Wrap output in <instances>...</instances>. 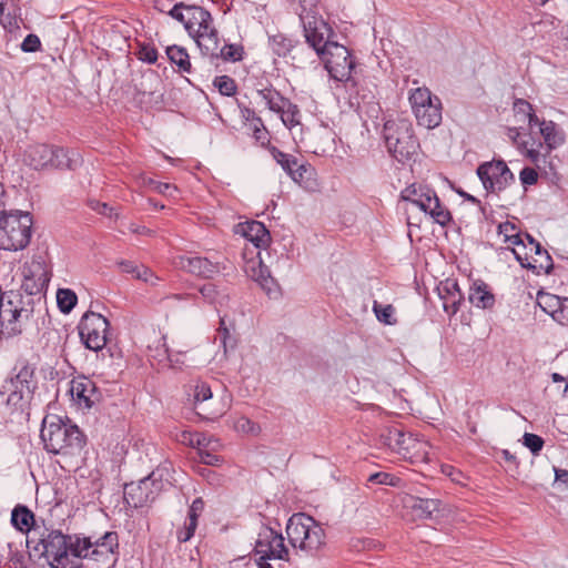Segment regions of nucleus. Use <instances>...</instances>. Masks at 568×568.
<instances>
[{
    "label": "nucleus",
    "mask_w": 568,
    "mask_h": 568,
    "mask_svg": "<svg viewBox=\"0 0 568 568\" xmlns=\"http://www.w3.org/2000/svg\"><path fill=\"white\" fill-rule=\"evenodd\" d=\"M329 77L335 81L344 82L345 88L355 93L353 97L357 104L369 102L374 99L372 91L358 89V82L352 77L355 68V59L349 50L338 42L331 43L326 47L323 54L320 55Z\"/></svg>",
    "instance_id": "obj_1"
},
{
    "label": "nucleus",
    "mask_w": 568,
    "mask_h": 568,
    "mask_svg": "<svg viewBox=\"0 0 568 568\" xmlns=\"http://www.w3.org/2000/svg\"><path fill=\"white\" fill-rule=\"evenodd\" d=\"M40 437L48 453L63 456L80 455L87 444L84 434L77 425L43 420Z\"/></svg>",
    "instance_id": "obj_2"
},
{
    "label": "nucleus",
    "mask_w": 568,
    "mask_h": 568,
    "mask_svg": "<svg viewBox=\"0 0 568 568\" xmlns=\"http://www.w3.org/2000/svg\"><path fill=\"white\" fill-rule=\"evenodd\" d=\"M286 535L293 548L313 554L325 542L324 529L313 517L303 513L291 516L286 525Z\"/></svg>",
    "instance_id": "obj_3"
},
{
    "label": "nucleus",
    "mask_w": 568,
    "mask_h": 568,
    "mask_svg": "<svg viewBox=\"0 0 568 568\" xmlns=\"http://www.w3.org/2000/svg\"><path fill=\"white\" fill-rule=\"evenodd\" d=\"M38 539L27 537V546L31 547L34 551H40V555L51 558L49 566L51 568H78L74 562H67V542L69 535L63 534L60 529L48 528L44 525L40 529Z\"/></svg>",
    "instance_id": "obj_4"
},
{
    "label": "nucleus",
    "mask_w": 568,
    "mask_h": 568,
    "mask_svg": "<svg viewBox=\"0 0 568 568\" xmlns=\"http://www.w3.org/2000/svg\"><path fill=\"white\" fill-rule=\"evenodd\" d=\"M32 223L29 212H3L0 217L1 247L7 251L23 250L30 242Z\"/></svg>",
    "instance_id": "obj_5"
},
{
    "label": "nucleus",
    "mask_w": 568,
    "mask_h": 568,
    "mask_svg": "<svg viewBox=\"0 0 568 568\" xmlns=\"http://www.w3.org/2000/svg\"><path fill=\"white\" fill-rule=\"evenodd\" d=\"M383 135L388 152L399 162L409 160L419 146L407 120L386 121Z\"/></svg>",
    "instance_id": "obj_6"
},
{
    "label": "nucleus",
    "mask_w": 568,
    "mask_h": 568,
    "mask_svg": "<svg viewBox=\"0 0 568 568\" xmlns=\"http://www.w3.org/2000/svg\"><path fill=\"white\" fill-rule=\"evenodd\" d=\"M399 197L429 214L434 222L442 226H446L453 220L448 209L442 205L436 192L428 185L413 183L400 192Z\"/></svg>",
    "instance_id": "obj_7"
},
{
    "label": "nucleus",
    "mask_w": 568,
    "mask_h": 568,
    "mask_svg": "<svg viewBox=\"0 0 568 568\" xmlns=\"http://www.w3.org/2000/svg\"><path fill=\"white\" fill-rule=\"evenodd\" d=\"M110 322L101 314L87 311L81 317L78 329L81 342L90 351H101L108 342Z\"/></svg>",
    "instance_id": "obj_8"
},
{
    "label": "nucleus",
    "mask_w": 568,
    "mask_h": 568,
    "mask_svg": "<svg viewBox=\"0 0 568 568\" xmlns=\"http://www.w3.org/2000/svg\"><path fill=\"white\" fill-rule=\"evenodd\" d=\"M162 489V474L160 469H156L138 483L126 484L124 499L129 506L140 508L154 501Z\"/></svg>",
    "instance_id": "obj_9"
},
{
    "label": "nucleus",
    "mask_w": 568,
    "mask_h": 568,
    "mask_svg": "<svg viewBox=\"0 0 568 568\" xmlns=\"http://www.w3.org/2000/svg\"><path fill=\"white\" fill-rule=\"evenodd\" d=\"M476 173L487 193H499L515 183L514 173L501 159L480 163Z\"/></svg>",
    "instance_id": "obj_10"
},
{
    "label": "nucleus",
    "mask_w": 568,
    "mask_h": 568,
    "mask_svg": "<svg viewBox=\"0 0 568 568\" xmlns=\"http://www.w3.org/2000/svg\"><path fill=\"white\" fill-rule=\"evenodd\" d=\"M254 556L287 561L288 549L284 544L283 535L268 526H263L255 540Z\"/></svg>",
    "instance_id": "obj_11"
},
{
    "label": "nucleus",
    "mask_w": 568,
    "mask_h": 568,
    "mask_svg": "<svg viewBox=\"0 0 568 568\" xmlns=\"http://www.w3.org/2000/svg\"><path fill=\"white\" fill-rule=\"evenodd\" d=\"M304 36L310 48L320 57L331 43H335L336 37L333 29L323 19L314 18L313 21L304 23Z\"/></svg>",
    "instance_id": "obj_12"
},
{
    "label": "nucleus",
    "mask_w": 568,
    "mask_h": 568,
    "mask_svg": "<svg viewBox=\"0 0 568 568\" xmlns=\"http://www.w3.org/2000/svg\"><path fill=\"white\" fill-rule=\"evenodd\" d=\"M119 555V535L116 531H106L93 539L90 552V560L106 564L112 559V567L115 565Z\"/></svg>",
    "instance_id": "obj_13"
},
{
    "label": "nucleus",
    "mask_w": 568,
    "mask_h": 568,
    "mask_svg": "<svg viewBox=\"0 0 568 568\" xmlns=\"http://www.w3.org/2000/svg\"><path fill=\"white\" fill-rule=\"evenodd\" d=\"M70 392L77 403L85 408H91L101 399V392L95 383L85 376L72 379Z\"/></svg>",
    "instance_id": "obj_14"
},
{
    "label": "nucleus",
    "mask_w": 568,
    "mask_h": 568,
    "mask_svg": "<svg viewBox=\"0 0 568 568\" xmlns=\"http://www.w3.org/2000/svg\"><path fill=\"white\" fill-rule=\"evenodd\" d=\"M16 375L6 381L2 388H17L24 393H33L36 388L34 367L27 361H21L14 367Z\"/></svg>",
    "instance_id": "obj_15"
},
{
    "label": "nucleus",
    "mask_w": 568,
    "mask_h": 568,
    "mask_svg": "<svg viewBox=\"0 0 568 568\" xmlns=\"http://www.w3.org/2000/svg\"><path fill=\"white\" fill-rule=\"evenodd\" d=\"M176 264L184 271L205 278L212 277L219 273L217 263L211 262L206 257L201 256H180Z\"/></svg>",
    "instance_id": "obj_16"
},
{
    "label": "nucleus",
    "mask_w": 568,
    "mask_h": 568,
    "mask_svg": "<svg viewBox=\"0 0 568 568\" xmlns=\"http://www.w3.org/2000/svg\"><path fill=\"white\" fill-rule=\"evenodd\" d=\"M239 231L247 241L252 242L255 247H267L271 243V234L266 226L260 221H246L237 225Z\"/></svg>",
    "instance_id": "obj_17"
},
{
    "label": "nucleus",
    "mask_w": 568,
    "mask_h": 568,
    "mask_svg": "<svg viewBox=\"0 0 568 568\" xmlns=\"http://www.w3.org/2000/svg\"><path fill=\"white\" fill-rule=\"evenodd\" d=\"M185 10V30L191 37L202 32V30H207L213 24V18L207 10L197 6H187Z\"/></svg>",
    "instance_id": "obj_18"
},
{
    "label": "nucleus",
    "mask_w": 568,
    "mask_h": 568,
    "mask_svg": "<svg viewBox=\"0 0 568 568\" xmlns=\"http://www.w3.org/2000/svg\"><path fill=\"white\" fill-rule=\"evenodd\" d=\"M11 524L18 531L27 535L31 531L33 535H37L42 528L34 514L26 505L21 504L12 509Z\"/></svg>",
    "instance_id": "obj_19"
},
{
    "label": "nucleus",
    "mask_w": 568,
    "mask_h": 568,
    "mask_svg": "<svg viewBox=\"0 0 568 568\" xmlns=\"http://www.w3.org/2000/svg\"><path fill=\"white\" fill-rule=\"evenodd\" d=\"M468 301L471 305L480 310H493L496 304V297L489 285L483 280L473 282L469 288Z\"/></svg>",
    "instance_id": "obj_20"
},
{
    "label": "nucleus",
    "mask_w": 568,
    "mask_h": 568,
    "mask_svg": "<svg viewBox=\"0 0 568 568\" xmlns=\"http://www.w3.org/2000/svg\"><path fill=\"white\" fill-rule=\"evenodd\" d=\"M515 258L519 262L521 267L527 270H532L537 274H539L541 271H544L546 274H550L554 271V262L547 250H545L541 244L538 242L534 247H531V252H534L536 255L545 256L546 257V264L539 263L537 264V260H534V262L529 261L528 253L521 254L516 248L511 250Z\"/></svg>",
    "instance_id": "obj_21"
},
{
    "label": "nucleus",
    "mask_w": 568,
    "mask_h": 568,
    "mask_svg": "<svg viewBox=\"0 0 568 568\" xmlns=\"http://www.w3.org/2000/svg\"><path fill=\"white\" fill-rule=\"evenodd\" d=\"M81 164L82 159L78 151L52 145V161L49 169L74 171Z\"/></svg>",
    "instance_id": "obj_22"
},
{
    "label": "nucleus",
    "mask_w": 568,
    "mask_h": 568,
    "mask_svg": "<svg viewBox=\"0 0 568 568\" xmlns=\"http://www.w3.org/2000/svg\"><path fill=\"white\" fill-rule=\"evenodd\" d=\"M540 135L545 142V152L541 158L546 160L550 153L565 143V132L554 121L542 120Z\"/></svg>",
    "instance_id": "obj_23"
},
{
    "label": "nucleus",
    "mask_w": 568,
    "mask_h": 568,
    "mask_svg": "<svg viewBox=\"0 0 568 568\" xmlns=\"http://www.w3.org/2000/svg\"><path fill=\"white\" fill-rule=\"evenodd\" d=\"M49 281V274L42 263L33 262L29 274L24 276L22 287L28 294L34 295L44 290Z\"/></svg>",
    "instance_id": "obj_24"
},
{
    "label": "nucleus",
    "mask_w": 568,
    "mask_h": 568,
    "mask_svg": "<svg viewBox=\"0 0 568 568\" xmlns=\"http://www.w3.org/2000/svg\"><path fill=\"white\" fill-rule=\"evenodd\" d=\"M192 38L195 40L204 57H209L211 60H216L221 47L219 32L213 24L209 27L207 30H202V32L193 36Z\"/></svg>",
    "instance_id": "obj_25"
},
{
    "label": "nucleus",
    "mask_w": 568,
    "mask_h": 568,
    "mask_svg": "<svg viewBox=\"0 0 568 568\" xmlns=\"http://www.w3.org/2000/svg\"><path fill=\"white\" fill-rule=\"evenodd\" d=\"M52 161V144H33L26 151V162L34 170L50 168Z\"/></svg>",
    "instance_id": "obj_26"
},
{
    "label": "nucleus",
    "mask_w": 568,
    "mask_h": 568,
    "mask_svg": "<svg viewBox=\"0 0 568 568\" xmlns=\"http://www.w3.org/2000/svg\"><path fill=\"white\" fill-rule=\"evenodd\" d=\"M67 542V562H73L70 557L78 559H90L92 537L82 534L69 535Z\"/></svg>",
    "instance_id": "obj_27"
},
{
    "label": "nucleus",
    "mask_w": 568,
    "mask_h": 568,
    "mask_svg": "<svg viewBox=\"0 0 568 568\" xmlns=\"http://www.w3.org/2000/svg\"><path fill=\"white\" fill-rule=\"evenodd\" d=\"M417 123L427 129H434L442 122V102L438 97L425 105V108L417 109L414 112Z\"/></svg>",
    "instance_id": "obj_28"
},
{
    "label": "nucleus",
    "mask_w": 568,
    "mask_h": 568,
    "mask_svg": "<svg viewBox=\"0 0 568 568\" xmlns=\"http://www.w3.org/2000/svg\"><path fill=\"white\" fill-rule=\"evenodd\" d=\"M410 508L419 519H433L440 510L442 501L436 498L412 497Z\"/></svg>",
    "instance_id": "obj_29"
},
{
    "label": "nucleus",
    "mask_w": 568,
    "mask_h": 568,
    "mask_svg": "<svg viewBox=\"0 0 568 568\" xmlns=\"http://www.w3.org/2000/svg\"><path fill=\"white\" fill-rule=\"evenodd\" d=\"M507 136L525 158H527L532 164L538 165L541 159V153L538 149L529 148L528 141L520 140V132L517 128H508Z\"/></svg>",
    "instance_id": "obj_30"
},
{
    "label": "nucleus",
    "mask_w": 568,
    "mask_h": 568,
    "mask_svg": "<svg viewBox=\"0 0 568 568\" xmlns=\"http://www.w3.org/2000/svg\"><path fill=\"white\" fill-rule=\"evenodd\" d=\"M22 308L11 310V317L7 322L0 321V339H10L22 334V325L19 318L22 315Z\"/></svg>",
    "instance_id": "obj_31"
},
{
    "label": "nucleus",
    "mask_w": 568,
    "mask_h": 568,
    "mask_svg": "<svg viewBox=\"0 0 568 568\" xmlns=\"http://www.w3.org/2000/svg\"><path fill=\"white\" fill-rule=\"evenodd\" d=\"M166 55L171 63L175 64L181 72H191L192 65L185 48L175 44L168 47Z\"/></svg>",
    "instance_id": "obj_32"
},
{
    "label": "nucleus",
    "mask_w": 568,
    "mask_h": 568,
    "mask_svg": "<svg viewBox=\"0 0 568 568\" xmlns=\"http://www.w3.org/2000/svg\"><path fill=\"white\" fill-rule=\"evenodd\" d=\"M257 94L265 101L268 110L276 114L277 112H283V103H285L287 98L282 95L276 89L273 87L260 89Z\"/></svg>",
    "instance_id": "obj_33"
},
{
    "label": "nucleus",
    "mask_w": 568,
    "mask_h": 568,
    "mask_svg": "<svg viewBox=\"0 0 568 568\" xmlns=\"http://www.w3.org/2000/svg\"><path fill=\"white\" fill-rule=\"evenodd\" d=\"M270 47L277 57H287L295 48V41L283 33H277L268 39Z\"/></svg>",
    "instance_id": "obj_34"
},
{
    "label": "nucleus",
    "mask_w": 568,
    "mask_h": 568,
    "mask_svg": "<svg viewBox=\"0 0 568 568\" xmlns=\"http://www.w3.org/2000/svg\"><path fill=\"white\" fill-rule=\"evenodd\" d=\"M277 114H280L283 124L288 129L300 124V109L290 99H286L285 103H283V112H277Z\"/></svg>",
    "instance_id": "obj_35"
},
{
    "label": "nucleus",
    "mask_w": 568,
    "mask_h": 568,
    "mask_svg": "<svg viewBox=\"0 0 568 568\" xmlns=\"http://www.w3.org/2000/svg\"><path fill=\"white\" fill-rule=\"evenodd\" d=\"M77 294L70 288H59L57 292L58 307L63 314H69L77 305Z\"/></svg>",
    "instance_id": "obj_36"
},
{
    "label": "nucleus",
    "mask_w": 568,
    "mask_h": 568,
    "mask_svg": "<svg viewBox=\"0 0 568 568\" xmlns=\"http://www.w3.org/2000/svg\"><path fill=\"white\" fill-rule=\"evenodd\" d=\"M538 306L548 315L552 314L562 304L559 296L544 292L542 290L537 293Z\"/></svg>",
    "instance_id": "obj_37"
},
{
    "label": "nucleus",
    "mask_w": 568,
    "mask_h": 568,
    "mask_svg": "<svg viewBox=\"0 0 568 568\" xmlns=\"http://www.w3.org/2000/svg\"><path fill=\"white\" fill-rule=\"evenodd\" d=\"M270 152L277 164L290 175L297 165L298 160L292 154L285 153L276 146H271Z\"/></svg>",
    "instance_id": "obj_38"
},
{
    "label": "nucleus",
    "mask_w": 568,
    "mask_h": 568,
    "mask_svg": "<svg viewBox=\"0 0 568 568\" xmlns=\"http://www.w3.org/2000/svg\"><path fill=\"white\" fill-rule=\"evenodd\" d=\"M437 291L439 298L443 301V307L452 301L453 296H457V293H462L457 281L452 278L440 282Z\"/></svg>",
    "instance_id": "obj_39"
},
{
    "label": "nucleus",
    "mask_w": 568,
    "mask_h": 568,
    "mask_svg": "<svg viewBox=\"0 0 568 568\" xmlns=\"http://www.w3.org/2000/svg\"><path fill=\"white\" fill-rule=\"evenodd\" d=\"M314 174L315 170L311 164L297 162V165L294 168V171L290 174V176L295 182L304 184L306 187H308Z\"/></svg>",
    "instance_id": "obj_40"
},
{
    "label": "nucleus",
    "mask_w": 568,
    "mask_h": 568,
    "mask_svg": "<svg viewBox=\"0 0 568 568\" xmlns=\"http://www.w3.org/2000/svg\"><path fill=\"white\" fill-rule=\"evenodd\" d=\"M436 95H433L430 90L427 88H417L409 95V102L413 111L425 108L426 104L433 102Z\"/></svg>",
    "instance_id": "obj_41"
},
{
    "label": "nucleus",
    "mask_w": 568,
    "mask_h": 568,
    "mask_svg": "<svg viewBox=\"0 0 568 568\" xmlns=\"http://www.w3.org/2000/svg\"><path fill=\"white\" fill-rule=\"evenodd\" d=\"M244 48L241 44H224L220 48L216 60L237 62L243 59Z\"/></svg>",
    "instance_id": "obj_42"
},
{
    "label": "nucleus",
    "mask_w": 568,
    "mask_h": 568,
    "mask_svg": "<svg viewBox=\"0 0 568 568\" xmlns=\"http://www.w3.org/2000/svg\"><path fill=\"white\" fill-rule=\"evenodd\" d=\"M213 84L217 88L222 95L232 97L236 93L237 85L233 78L229 75H219L214 79Z\"/></svg>",
    "instance_id": "obj_43"
},
{
    "label": "nucleus",
    "mask_w": 568,
    "mask_h": 568,
    "mask_svg": "<svg viewBox=\"0 0 568 568\" xmlns=\"http://www.w3.org/2000/svg\"><path fill=\"white\" fill-rule=\"evenodd\" d=\"M373 311L379 322L387 325H393L396 323V318H394L395 308L393 305H382L377 302H374Z\"/></svg>",
    "instance_id": "obj_44"
},
{
    "label": "nucleus",
    "mask_w": 568,
    "mask_h": 568,
    "mask_svg": "<svg viewBox=\"0 0 568 568\" xmlns=\"http://www.w3.org/2000/svg\"><path fill=\"white\" fill-rule=\"evenodd\" d=\"M400 478L386 471H377L368 476L367 483L396 487Z\"/></svg>",
    "instance_id": "obj_45"
},
{
    "label": "nucleus",
    "mask_w": 568,
    "mask_h": 568,
    "mask_svg": "<svg viewBox=\"0 0 568 568\" xmlns=\"http://www.w3.org/2000/svg\"><path fill=\"white\" fill-rule=\"evenodd\" d=\"M560 24V21L557 20L551 14H544L538 21H535L532 23L534 29L536 32L539 33H547L555 29H557Z\"/></svg>",
    "instance_id": "obj_46"
},
{
    "label": "nucleus",
    "mask_w": 568,
    "mask_h": 568,
    "mask_svg": "<svg viewBox=\"0 0 568 568\" xmlns=\"http://www.w3.org/2000/svg\"><path fill=\"white\" fill-rule=\"evenodd\" d=\"M409 437H407L400 429L393 428L388 432V445L392 448H397L398 450L405 449L408 450L409 447L407 445V440Z\"/></svg>",
    "instance_id": "obj_47"
},
{
    "label": "nucleus",
    "mask_w": 568,
    "mask_h": 568,
    "mask_svg": "<svg viewBox=\"0 0 568 568\" xmlns=\"http://www.w3.org/2000/svg\"><path fill=\"white\" fill-rule=\"evenodd\" d=\"M8 392L7 405L14 408L21 406L24 398H30L33 393H24L17 388H3L2 394Z\"/></svg>",
    "instance_id": "obj_48"
},
{
    "label": "nucleus",
    "mask_w": 568,
    "mask_h": 568,
    "mask_svg": "<svg viewBox=\"0 0 568 568\" xmlns=\"http://www.w3.org/2000/svg\"><path fill=\"white\" fill-rule=\"evenodd\" d=\"M523 444L534 454L538 455L544 447V439L536 434L525 433L523 436Z\"/></svg>",
    "instance_id": "obj_49"
},
{
    "label": "nucleus",
    "mask_w": 568,
    "mask_h": 568,
    "mask_svg": "<svg viewBox=\"0 0 568 568\" xmlns=\"http://www.w3.org/2000/svg\"><path fill=\"white\" fill-rule=\"evenodd\" d=\"M202 297L209 304H216L221 297V293L217 291V287L213 283H206L199 288Z\"/></svg>",
    "instance_id": "obj_50"
},
{
    "label": "nucleus",
    "mask_w": 568,
    "mask_h": 568,
    "mask_svg": "<svg viewBox=\"0 0 568 568\" xmlns=\"http://www.w3.org/2000/svg\"><path fill=\"white\" fill-rule=\"evenodd\" d=\"M212 397L211 387L205 382H197L194 386V404H201Z\"/></svg>",
    "instance_id": "obj_51"
},
{
    "label": "nucleus",
    "mask_w": 568,
    "mask_h": 568,
    "mask_svg": "<svg viewBox=\"0 0 568 568\" xmlns=\"http://www.w3.org/2000/svg\"><path fill=\"white\" fill-rule=\"evenodd\" d=\"M196 527L197 523L186 519L184 526L176 531L179 542L189 541L194 536Z\"/></svg>",
    "instance_id": "obj_52"
},
{
    "label": "nucleus",
    "mask_w": 568,
    "mask_h": 568,
    "mask_svg": "<svg viewBox=\"0 0 568 568\" xmlns=\"http://www.w3.org/2000/svg\"><path fill=\"white\" fill-rule=\"evenodd\" d=\"M136 54L143 62L155 63L158 60V51L150 44H142Z\"/></svg>",
    "instance_id": "obj_53"
},
{
    "label": "nucleus",
    "mask_w": 568,
    "mask_h": 568,
    "mask_svg": "<svg viewBox=\"0 0 568 568\" xmlns=\"http://www.w3.org/2000/svg\"><path fill=\"white\" fill-rule=\"evenodd\" d=\"M41 49V41L37 34H28L21 43V50L23 52H37Z\"/></svg>",
    "instance_id": "obj_54"
},
{
    "label": "nucleus",
    "mask_w": 568,
    "mask_h": 568,
    "mask_svg": "<svg viewBox=\"0 0 568 568\" xmlns=\"http://www.w3.org/2000/svg\"><path fill=\"white\" fill-rule=\"evenodd\" d=\"M235 426L239 430L253 435H257L261 430L256 423L244 416L237 419Z\"/></svg>",
    "instance_id": "obj_55"
},
{
    "label": "nucleus",
    "mask_w": 568,
    "mask_h": 568,
    "mask_svg": "<svg viewBox=\"0 0 568 568\" xmlns=\"http://www.w3.org/2000/svg\"><path fill=\"white\" fill-rule=\"evenodd\" d=\"M251 129L253 131L254 139L260 142L262 145H265L270 142V134L267 129L264 125V122L262 121V126L257 124L256 122L251 123Z\"/></svg>",
    "instance_id": "obj_56"
},
{
    "label": "nucleus",
    "mask_w": 568,
    "mask_h": 568,
    "mask_svg": "<svg viewBox=\"0 0 568 568\" xmlns=\"http://www.w3.org/2000/svg\"><path fill=\"white\" fill-rule=\"evenodd\" d=\"M519 179L524 185H534L538 181V173L535 169L525 166L519 173Z\"/></svg>",
    "instance_id": "obj_57"
},
{
    "label": "nucleus",
    "mask_w": 568,
    "mask_h": 568,
    "mask_svg": "<svg viewBox=\"0 0 568 568\" xmlns=\"http://www.w3.org/2000/svg\"><path fill=\"white\" fill-rule=\"evenodd\" d=\"M0 23L8 31H12L13 29H19V21H18L16 14H12L8 8L3 12V16L0 17Z\"/></svg>",
    "instance_id": "obj_58"
},
{
    "label": "nucleus",
    "mask_w": 568,
    "mask_h": 568,
    "mask_svg": "<svg viewBox=\"0 0 568 568\" xmlns=\"http://www.w3.org/2000/svg\"><path fill=\"white\" fill-rule=\"evenodd\" d=\"M465 301L464 294L457 293V296H453L452 301L445 305L444 311L449 315L454 316L462 307Z\"/></svg>",
    "instance_id": "obj_59"
},
{
    "label": "nucleus",
    "mask_w": 568,
    "mask_h": 568,
    "mask_svg": "<svg viewBox=\"0 0 568 568\" xmlns=\"http://www.w3.org/2000/svg\"><path fill=\"white\" fill-rule=\"evenodd\" d=\"M252 277L262 286H265L271 275L268 268L264 266L262 262H260L257 271L255 270L254 266L252 267Z\"/></svg>",
    "instance_id": "obj_60"
},
{
    "label": "nucleus",
    "mask_w": 568,
    "mask_h": 568,
    "mask_svg": "<svg viewBox=\"0 0 568 568\" xmlns=\"http://www.w3.org/2000/svg\"><path fill=\"white\" fill-rule=\"evenodd\" d=\"M513 109L517 115L523 116V120H526L528 114L534 110L532 105L524 99H516Z\"/></svg>",
    "instance_id": "obj_61"
},
{
    "label": "nucleus",
    "mask_w": 568,
    "mask_h": 568,
    "mask_svg": "<svg viewBox=\"0 0 568 568\" xmlns=\"http://www.w3.org/2000/svg\"><path fill=\"white\" fill-rule=\"evenodd\" d=\"M237 105H239V109H240V112H241V118L246 121V122H256L257 124H260L262 126V119L260 116L256 115L255 111L240 102H237Z\"/></svg>",
    "instance_id": "obj_62"
},
{
    "label": "nucleus",
    "mask_w": 568,
    "mask_h": 568,
    "mask_svg": "<svg viewBox=\"0 0 568 568\" xmlns=\"http://www.w3.org/2000/svg\"><path fill=\"white\" fill-rule=\"evenodd\" d=\"M203 509H204V503H203L202 498H200V497L195 498L190 506V509L187 513V520L197 523L199 516L203 511Z\"/></svg>",
    "instance_id": "obj_63"
},
{
    "label": "nucleus",
    "mask_w": 568,
    "mask_h": 568,
    "mask_svg": "<svg viewBox=\"0 0 568 568\" xmlns=\"http://www.w3.org/2000/svg\"><path fill=\"white\" fill-rule=\"evenodd\" d=\"M88 205L92 211H95L97 213L104 216H110L112 213V207H110L106 203L100 202L95 199H90L88 201Z\"/></svg>",
    "instance_id": "obj_64"
}]
</instances>
